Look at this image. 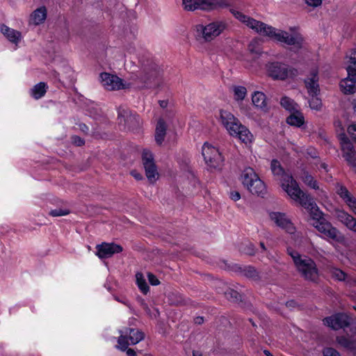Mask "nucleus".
Listing matches in <instances>:
<instances>
[{"label":"nucleus","instance_id":"obj_38","mask_svg":"<svg viewBox=\"0 0 356 356\" xmlns=\"http://www.w3.org/2000/svg\"><path fill=\"white\" fill-rule=\"evenodd\" d=\"M234 97L237 101L243 100L246 96L247 90L243 86H235L234 88Z\"/></svg>","mask_w":356,"mask_h":356},{"label":"nucleus","instance_id":"obj_24","mask_svg":"<svg viewBox=\"0 0 356 356\" xmlns=\"http://www.w3.org/2000/svg\"><path fill=\"white\" fill-rule=\"evenodd\" d=\"M0 30L10 42L17 44L21 40L22 34L19 31L11 29L5 24L1 25Z\"/></svg>","mask_w":356,"mask_h":356},{"label":"nucleus","instance_id":"obj_32","mask_svg":"<svg viewBox=\"0 0 356 356\" xmlns=\"http://www.w3.org/2000/svg\"><path fill=\"white\" fill-rule=\"evenodd\" d=\"M302 181L309 187L317 190L319 188L318 182L308 172L304 171L301 176Z\"/></svg>","mask_w":356,"mask_h":356},{"label":"nucleus","instance_id":"obj_31","mask_svg":"<svg viewBox=\"0 0 356 356\" xmlns=\"http://www.w3.org/2000/svg\"><path fill=\"white\" fill-rule=\"evenodd\" d=\"M293 112V113L287 118L286 122L290 125L300 127L304 124V117L300 113L298 112V110Z\"/></svg>","mask_w":356,"mask_h":356},{"label":"nucleus","instance_id":"obj_44","mask_svg":"<svg viewBox=\"0 0 356 356\" xmlns=\"http://www.w3.org/2000/svg\"><path fill=\"white\" fill-rule=\"evenodd\" d=\"M348 133L351 138L356 142V124H350L348 127Z\"/></svg>","mask_w":356,"mask_h":356},{"label":"nucleus","instance_id":"obj_27","mask_svg":"<svg viewBox=\"0 0 356 356\" xmlns=\"http://www.w3.org/2000/svg\"><path fill=\"white\" fill-rule=\"evenodd\" d=\"M252 101L256 107L259 108L265 111H267V101L264 93L259 91L254 92L252 96Z\"/></svg>","mask_w":356,"mask_h":356},{"label":"nucleus","instance_id":"obj_5","mask_svg":"<svg viewBox=\"0 0 356 356\" xmlns=\"http://www.w3.org/2000/svg\"><path fill=\"white\" fill-rule=\"evenodd\" d=\"M161 73L159 67L151 63L149 65L144 66L139 75H136L134 79L135 84L140 89L154 87L159 84Z\"/></svg>","mask_w":356,"mask_h":356},{"label":"nucleus","instance_id":"obj_56","mask_svg":"<svg viewBox=\"0 0 356 356\" xmlns=\"http://www.w3.org/2000/svg\"><path fill=\"white\" fill-rule=\"evenodd\" d=\"M353 111H354V113L356 115V100H354V102H353Z\"/></svg>","mask_w":356,"mask_h":356},{"label":"nucleus","instance_id":"obj_21","mask_svg":"<svg viewBox=\"0 0 356 356\" xmlns=\"http://www.w3.org/2000/svg\"><path fill=\"white\" fill-rule=\"evenodd\" d=\"M313 226L326 236L334 240H338L339 231L335 227H332L325 218L318 222L313 223Z\"/></svg>","mask_w":356,"mask_h":356},{"label":"nucleus","instance_id":"obj_60","mask_svg":"<svg viewBox=\"0 0 356 356\" xmlns=\"http://www.w3.org/2000/svg\"><path fill=\"white\" fill-rule=\"evenodd\" d=\"M193 356H201V355H197L195 353H193Z\"/></svg>","mask_w":356,"mask_h":356},{"label":"nucleus","instance_id":"obj_57","mask_svg":"<svg viewBox=\"0 0 356 356\" xmlns=\"http://www.w3.org/2000/svg\"><path fill=\"white\" fill-rule=\"evenodd\" d=\"M294 304H295V302L293 301H290V302H286V305L290 306V307L293 306Z\"/></svg>","mask_w":356,"mask_h":356},{"label":"nucleus","instance_id":"obj_54","mask_svg":"<svg viewBox=\"0 0 356 356\" xmlns=\"http://www.w3.org/2000/svg\"><path fill=\"white\" fill-rule=\"evenodd\" d=\"M321 168L324 169L325 171H327V165L325 163H322L321 164Z\"/></svg>","mask_w":356,"mask_h":356},{"label":"nucleus","instance_id":"obj_35","mask_svg":"<svg viewBox=\"0 0 356 356\" xmlns=\"http://www.w3.org/2000/svg\"><path fill=\"white\" fill-rule=\"evenodd\" d=\"M347 58L349 63L347 70L356 73V49L351 50L347 56Z\"/></svg>","mask_w":356,"mask_h":356},{"label":"nucleus","instance_id":"obj_50","mask_svg":"<svg viewBox=\"0 0 356 356\" xmlns=\"http://www.w3.org/2000/svg\"><path fill=\"white\" fill-rule=\"evenodd\" d=\"M131 175L133 177H135V179H136L137 180H140V179H142V178H143V176H142L140 173H138V172H136V171H132V172H131Z\"/></svg>","mask_w":356,"mask_h":356},{"label":"nucleus","instance_id":"obj_2","mask_svg":"<svg viewBox=\"0 0 356 356\" xmlns=\"http://www.w3.org/2000/svg\"><path fill=\"white\" fill-rule=\"evenodd\" d=\"M287 253L291 257L297 270L302 277L312 282L317 281L318 270L313 259L305 255H300L291 248H287Z\"/></svg>","mask_w":356,"mask_h":356},{"label":"nucleus","instance_id":"obj_18","mask_svg":"<svg viewBox=\"0 0 356 356\" xmlns=\"http://www.w3.org/2000/svg\"><path fill=\"white\" fill-rule=\"evenodd\" d=\"M340 144L346 161L350 165L356 168V152L352 143L343 135L341 137Z\"/></svg>","mask_w":356,"mask_h":356},{"label":"nucleus","instance_id":"obj_39","mask_svg":"<svg viewBox=\"0 0 356 356\" xmlns=\"http://www.w3.org/2000/svg\"><path fill=\"white\" fill-rule=\"evenodd\" d=\"M309 106L312 109L319 111L322 107V102L320 98L316 96H311V99L309 101Z\"/></svg>","mask_w":356,"mask_h":356},{"label":"nucleus","instance_id":"obj_40","mask_svg":"<svg viewBox=\"0 0 356 356\" xmlns=\"http://www.w3.org/2000/svg\"><path fill=\"white\" fill-rule=\"evenodd\" d=\"M243 274L247 277L257 279L258 277V273L256 269L252 266H247L243 269Z\"/></svg>","mask_w":356,"mask_h":356},{"label":"nucleus","instance_id":"obj_20","mask_svg":"<svg viewBox=\"0 0 356 356\" xmlns=\"http://www.w3.org/2000/svg\"><path fill=\"white\" fill-rule=\"evenodd\" d=\"M336 192L346 203L352 212L356 215V198L350 194L347 188L341 184H337Z\"/></svg>","mask_w":356,"mask_h":356},{"label":"nucleus","instance_id":"obj_43","mask_svg":"<svg viewBox=\"0 0 356 356\" xmlns=\"http://www.w3.org/2000/svg\"><path fill=\"white\" fill-rule=\"evenodd\" d=\"M323 356H340L337 350L332 348H326L323 350Z\"/></svg>","mask_w":356,"mask_h":356},{"label":"nucleus","instance_id":"obj_52","mask_svg":"<svg viewBox=\"0 0 356 356\" xmlns=\"http://www.w3.org/2000/svg\"><path fill=\"white\" fill-rule=\"evenodd\" d=\"M195 323L200 325L204 322L203 317L197 316L194 319Z\"/></svg>","mask_w":356,"mask_h":356},{"label":"nucleus","instance_id":"obj_49","mask_svg":"<svg viewBox=\"0 0 356 356\" xmlns=\"http://www.w3.org/2000/svg\"><path fill=\"white\" fill-rule=\"evenodd\" d=\"M245 253L248 254H250V255L254 254V247H253L252 244L249 243L248 245V250L245 251Z\"/></svg>","mask_w":356,"mask_h":356},{"label":"nucleus","instance_id":"obj_25","mask_svg":"<svg viewBox=\"0 0 356 356\" xmlns=\"http://www.w3.org/2000/svg\"><path fill=\"white\" fill-rule=\"evenodd\" d=\"M337 218L349 229L356 232V219L353 216L346 211H339L337 212Z\"/></svg>","mask_w":356,"mask_h":356},{"label":"nucleus","instance_id":"obj_48","mask_svg":"<svg viewBox=\"0 0 356 356\" xmlns=\"http://www.w3.org/2000/svg\"><path fill=\"white\" fill-rule=\"evenodd\" d=\"M230 197L234 201H237L241 198L240 193L237 191H234L230 193Z\"/></svg>","mask_w":356,"mask_h":356},{"label":"nucleus","instance_id":"obj_47","mask_svg":"<svg viewBox=\"0 0 356 356\" xmlns=\"http://www.w3.org/2000/svg\"><path fill=\"white\" fill-rule=\"evenodd\" d=\"M72 140L77 146H81L84 144V140L79 136L72 137Z\"/></svg>","mask_w":356,"mask_h":356},{"label":"nucleus","instance_id":"obj_55","mask_svg":"<svg viewBox=\"0 0 356 356\" xmlns=\"http://www.w3.org/2000/svg\"><path fill=\"white\" fill-rule=\"evenodd\" d=\"M264 353L266 356H273V355L270 353L269 350H265Z\"/></svg>","mask_w":356,"mask_h":356},{"label":"nucleus","instance_id":"obj_45","mask_svg":"<svg viewBox=\"0 0 356 356\" xmlns=\"http://www.w3.org/2000/svg\"><path fill=\"white\" fill-rule=\"evenodd\" d=\"M147 277H148V280H149V283L152 285L156 286V285L159 284V283H160L159 280L157 279V277L154 274L149 273L147 274Z\"/></svg>","mask_w":356,"mask_h":356},{"label":"nucleus","instance_id":"obj_13","mask_svg":"<svg viewBox=\"0 0 356 356\" xmlns=\"http://www.w3.org/2000/svg\"><path fill=\"white\" fill-rule=\"evenodd\" d=\"M353 318L346 314L338 313L324 318L323 322L332 329L337 330L348 327L353 323Z\"/></svg>","mask_w":356,"mask_h":356},{"label":"nucleus","instance_id":"obj_61","mask_svg":"<svg viewBox=\"0 0 356 356\" xmlns=\"http://www.w3.org/2000/svg\"><path fill=\"white\" fill-rule=\"evenodd\" d=\"M81 129L84 131V129H86L85 127H81Z\"/></svg>","mask_w":356,"mask_h":356},{"label":"nucleus","instance_id":"obj_11","mask_svg":"<svg viewBox=\"0 0 356 356\" xmlns=\"http://www.w3.org/2000/svg\"><path fill=\"white\" fill-rule=\"evenodd\" d=\"M226 28V24L223 22H213L206 26L199 24L196 26L197 32L202 34L206 41H211L218 36Z\"/></svg>","mask_w":356,"mask_h":356},{"label":"nucleus","instance_id":"obj_62","mask_svg":"<svg viewBox=\"0 0 356 356\" xmlns=\"http://www.w3.org/2000/svg\"><path fill=\"white\" fill-rule=\"evenodd\" d=\"M145 356H153V355L148 354V355H145Z\"/></svg>","mask_w":356,"mask_h":356},{"label":"nucleus","instance_id":"obj_9","mask_svg":"<svg viewBox=\"0 0 356 356\" xmlns=\"http://www.w3.org/2000/svg\"><path fill=\"white\" fill-rule=\"evenodd\" d=\"M102 86L107 90H119L129 88L131 84L118 77L117 75L102 72L99 75Z\"/></svg>","mask_w":356,"mask_h":356},{"label":"nucleus","instance_id":"obj_3","mask_svg":"<svg viewBox=\"0 0 356 356\" xmlns=\"http://www.w3.org/2000/svg\"><path fill=\"white\" fill-rule=\"evenodd\" d=\"M220 119L222 124L230 135L237 137L244 143H248L252 141L253 136L249 129L241 124L239 120L231 113L221 111Z\"/></svg>","mask_w":356,"mask_h":356},{"label":"nucleus","instance_id":"obj_46","mask_svg":"<svg viewBox=\"0 0 356 356\" xmlns=\"http://www.w3.org/2000/svg\"><path fill=\"white\" fill-rule=\"evenodd\" d=\"M305 3H307L309 6H312L314 8L318 7L321 5L322 0H304Z\"/></svg>","mask_w":356,"mask_h":356},{"label":"nucleus","instance_id":"obj_28","mask_svg":"<svg viewBox=\"0 0 356 356\" xmlns=\"http://www.w3.org/2000/svg\"><path fill=\"white\" fill-rule=\"evenodd\" d=\"M247 189L252 194L262 195L266 192V186L257 176L253 183L251 184Z\"/></svg>","mask_w":356,"mask_h":356},{"label":"nucleus","instance_id":"obj_37","mask_svg":"<svg viewBox=\"0 0 356 356\" xmlns=\"http://www.w3.org/2000/svg\"><path fill=\"white\" fill-rule=\"evenodd\" d=\"M330 273L332 278L338 281H344L347 276L343 270L337 268H331L330 269Z\"/></svg>","mask_w":356,"mask_h":356},{"label":"nucleus","instance_id":"obj_16","mask_svg":"<svg viewBox=\"0 0 356 356\" xmlns=\"http://www.w3.org/2000/svg\"><path fill=\"white\" fill-rule=\"evenodd\" d=\"M318 69L315 67L310 70L304 80L305 88L309 96H316L320 93Z\"/></svg>","mask_w":356,"mask_h":356},{"label":"nucleus","instance_id":"obj_34","mask_svg":"<svg viewBox=\"0 0 356 356\" xmlns=\"http://www.w3.org/2000/svg\"><path fill=\"white\" fill-rule=\"evenodd\" d=\"M136 284L144 294H147L149 291V286L147 285L146 280H145L143 275L141 273H137L136 275Z\"/></svg>","mask_w":356,"mask_h":356},{"label":"nucleus","instance_id":"obj_10","mask_svg":"<svg viewBox=\"0 0 356 356\" xmlns=\"http://www.w3.org/2000/svg\"><path fill=\"white\" fill-rule=\"evenodd\" d=\"M142 161L148 181L150 183H154L159 175L153 154L148 149H144L142 154Z\"/></svg>","mask_w":356,"mask_h":356},{"label":"nucleus","instance_id":"obj_59","mask_svg":"<svg viewBox=\"0 0 356 356\" xmlns=\"http://www.w3.org/2000/svg\"><path fill=\"white\" fill-rule=\"evenodd\" d=\"M81 127H85L87 130L88 129V128L86 127V124H83Z\"/></svg>","mask_w":356,"mask_h":356},{"label":"nucleus","instance_id":"obj_41","mask_svg":"<svg viewBox=\"0 0 356 356\" xmlns=\"http://www.w3.org/2000/svg\"><path fill=\"white\" fill-rule=\"evenodd\" d=\"M70 213V211L67 209L57 208L51 210L49 214L53 217H59L66 216Z\"/></svg>","mask_w":356,"mask_h":356},{"label":"nucleus","instance_id":"obj_29","mask_svg":"<svg viewBox=\"0 0 356 356\" xmlns=\"http://www.w3.org/2000/svg\"><path fill=\"white\" fill-rule=\"evenodd\" d=\"M48 86L44 82L35 84L30 90V94L35 99L42 98L47 92Z\"/></svg>","mask_w":356,"mask_h":356},{"label":"nucleus","instance_id":"obj_58","mask_svg":"<svg viewBox=\"0 0 356 356\" xmlns=\"http://www.w3.org/2000/svg\"><path fill=\"white\" fill-rule=\"evenodd\" d=\"M260 245H261V248L264 250H266V247H265V245H264V243H262V242H261V243H260Z\"/></svg>","mask_w":356,"mask_h":356},{"label":"nucleus","instance_id":"obj_26","mask_svg":"<svg viewBox=\"0 0 356 356\" xmlns=\"http://www.w3.org/2000/svg\"><path fill=\"white\" fill-rule=\"evenodd\" d=\"M167 125L163 119L157 122L155 130V140L157 144L161 145L166 134Z\"/></svg>","mask_w":356,"mask_h":356},{"label":"nucleus","instance_id":"obj_1","mask_svg":"<svg viewBox=\"0 0 356 356\" xmlns=\"http://www.w3.org/2000/svg\"><path fill=\"white\" fill-rule=\"evenodd\" d=\"M231 13L238 21L259 35L268 37L272 40L288 45H293L298 48L302 47L303 38L298 33L290 34L285 31L277 29L236 10H231Z\"/></svg>","mask_w":356,"mask_h":356},{"label":"nucleus","instance_id":"obj_23","mask_svg":"<svg viewBox=\"0 0 356 356\" xmlns=\"http://www.w3.org/2000/svg\"><path fill=\"white\" fill-rule=\"evenodd\" d=\"M47 15V10L45 6H40L35 9L30 16V24L38 26L42 24Z\"/></svg>","mask_w":356,"mask_h":356},{"label":"nucleus","instance_id":"obj_6","mask_svg":"<svg viewBox=\"0 0 356 356\" xmlns=\"http://www.w3.org/2000/svg\"><path fill=\"white\" fill-rule=\"evenodd\" d=\"M291 199L298 202L302 207L308 210L311 217V224L320 222L325 219L323 213L320 211L314 199L306 193L300 190V194L297 193V197Z\"/></svg>","mask_w":356,"mask_h":356},{"label":"nucleus","instance_id":"obj_14","mask_svg":"<svg viewBox=\"0 0 356 356\" xmlns=\"http://www.w3.org/2000/svg\"><path fill=\"white\" fill-rule=\"evenodd\" d=\"M184 8L187 10L200 9L203 10H212L221 6L216 0H182Z\"/></svg>","mask_w":356,"mask_h":356},{"label":"nucleus","instance_id":"obj_51","mask_svg":"<svg viewBox=\"0 0 356 356\" xmlns=\"http://www.w3.org/2000/svg\"><path fill=\"white\" fill-rule=\"evenodd\" d=\"M126 351H127V355L128 356H136V352L134 351V350H133L131 348H127Z\"/></svg>","mask_w":356,"mask_h":356},{"label":"nucleus","instance_id":"obj_33","mask_svg":"<svg viewBox=\"0 0 356 356\" xmlns=\"http://www.w3.org/2000/svg\"><path fill=\"white\" fill-rule=\"evenodd\" d=\"M281 105L286 109L289 111H297L298 109V104L291 99L284 97L281 99Z\"/></svg>","mask_w":356,"mask_h":356},{"label":"nucleus","instance_id":"obj_22","mask_svg":"<svg viewBox=\"0 0 356 356\" xmlns=\"http://www.w3.org/2000/svg\"><path fill=\"white\" fill-rule=\"evenodd\" d=\"M348 76L340 82L341 90L344 94H353L356 92V73L347 70Z\"/></svg>","mask_w":356,"mask_h":356},{"label":"nucleus","instance_id":"obj_19","mask_svg":"<svg viewBox=\"0 0 356 356\" xmlns=\"http://www.w3.org/2000/svg\"><path fill=\"white\" fill-rule=\"evenodd\" d=\"M270 218L278 227L285 229L288 233H295L296 228L285 213L272 212L270 213Z\"/></svg>","mask_w":356,"mask_h":356},{"label":"nucleus","instance_id":"obj_30","mask_svg":"<svg viewBox=\"0 0 356 356\" xmlns=\"http://www.w3.org/2000/svg\"><path fill=\"white\" fill-rule=\"evenodd\" d=\"M258 175L255 173L254 170L251 168H245L241 174V181L243 186L248 188L251 184L253 183L254 179Z\"/></svg>","mask_w":356,"mask_h":356},{"label":"nucleus","instance_id":"obj_53","mask_svg":"<svg viewBox=\"0 0 356 356\" xmlns=\"http://www.w3.org/2000/svg\"><path fill=\"white\" fill-rule=\"evenodd\" d=\"M159 103L160 106L162 108H165L168 106V102H166L165 100H160L159 102Z\"/></svg>","mask_w":356,"mask_h":356},{"label":"nucleus","instance_id":"obj_42","mask_svg":"<svg viewBox=\"0 0 356 356\" xmlns=\"http://www.w3.org/2000/svg\"><path fill=\"white\" fill-rule=\"evenodd\" d=\"M225 296L227 299L233 301H237L240 299V294L233 289H229L225 292Z\"/></svg>","mask_w":356,"mask_h":356},{"label":"nucleus","instance_id":"obj_15","mask_svg":"<svg viewBox=\"0 0 356 356\" xmlns=\"http://www.w3.org/2000/svg\"><path fill=\"white\" fill-rule=\"evenodd\" d=\"M118 120L120 124L127 127L129 129H134L138 127L140 124L139 116L122 106H120L118 109Z\"/></svg>","mask_w":356,"mask_h":356},{"label":"nucleus","instance_id":"obj_4","mask_svg":"<svg viewBox=\"0 0 356 356\" xmlns=\"http://www.w3.org/2000/svg\"><path fill=\"white\" fill-rule=\"evenodd\" d=\"M270 170L273 175L280 180L282 189L291 198L292 197H297V193L300 194L301 189L293 176L284 170L280 161L276 159L272 160Z\"/></svg>","mask_w":356,"mask_h":356},{"label":"nucleus","instance_id":"obj_12","mask_svg":"<svg viewBox=\"0 0 356 356\" xmlns=\"http://www.w3.org/2000/svg\"><path fill=\"white\" fill-rule=\"evenodd\" d=\"M206 163L211 168H217L221 166L223 158L219 150L208 144L204 143L202 151Z\"/></svg>","mask_w":356,"mask_h":356},{"label":"nucleus","instance_id":"obj_8","mask_svg":"<svg viewBox=\"0 0 356 356\" xmlns=\"http://www.w3.org/2000/svg\"><path fill=\"white\" fill-rule=\"evenodd\" d=\"M268 74L273 79L285 80L289 76L298 74V70L289 67L286 65L280 62H271L266 65Z\"/></svg>","mask_w":356,"mask_h":356},{"label":"nucleus","instance_id":"obj_36","mask_svg":"<svg viewBox=\"0 0 356 356\" xmlns=\"http://www.w3.org/2000/svg\"><path fill=\"white\" fill-rule=\"evenodd\" d=\"M260 45L261 40L257 38L253 39L248 45V49L251 53L259 55L261 54Z\"/></svg>","mask_w":356,"mask_h":356},{"label":"nucleus","instance_id":"obj_7","mask_svg":"<svg viewBox=\"0 0 356 356\" xmlns=\"http://www.w3.org/2000/svg\"><path fill=\"white\" fill-rule=\"evenodd\" d=\"M120 334L118 338V345L116 348L125 351L129 345H135L145 337V334L140 330L131 327H124L119 330Z\"/></svg>","mask_w":356,"mask_h":356},{"label":"nucleus","instance_id":"obj_17","mask_svg":"<svg viewBox=\"0 0 356 356\" xmlns=\"http://www.w3.org/2000/svg\"><path fill=\"white\" fill-rule=\"evenodd\" d=\"M96 255L99 259L111 257L113 254L122 252L123 248L120 245L114 243H102L96 245Z\"/></svg>","mask_w":356,"mask_h":356}]
</instances>
